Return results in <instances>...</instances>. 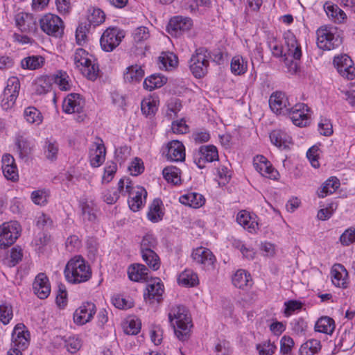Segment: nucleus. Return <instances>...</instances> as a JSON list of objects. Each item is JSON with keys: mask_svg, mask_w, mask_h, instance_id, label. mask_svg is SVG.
Segmentation results:
<instances>
[{"mask_svg": "<svg viewBox=\"0 0 355 355\" xmlns=\"http://www.w3.org/2000/svg\"><path fill=\"white\" fill-rule=\"evenodd\" d=\"M168 316L175 336L181 341L187 340L193 327L189 310L183 305H172L169 308Z\"/></svg>", "mask_w": 355, "mask_h": 355, "instance_id": "f257e3e1", "label": "nucleus"}, {"mask_svg": "<svg viewBox=\"0 0 355 355\" xmlns=\"http://www.w3.org/2000/svg\"><path fill=\"white\" fill-rule=\"evenodd\" d=\"M64 275L69 284H79L88 282L92 276L89 263L81 255L72 257L64 269Z\"/></svg>", "mask_w": 355, "mask_h": 355, "instance_id": "f03ea898", "label": "nucleus"}, {"mask_svg": "<svg viewBox=\"0 0 355 355\" xmlns=\"http://www.w3.org/2000/svg\"><path fill=\"white\" fill-rule=\"evenodd\" d=\"M73 63L81 73L91 80H95L99 73V67L94 56L86 50L78 48L73 56Z\"/></svg>", "mask_w": 355, "mask_h": 355, "instance_id": "7ed1b4c3", "label": "nucleus"}, {"mask_svg": "<svg viewBox=\"0 0 355 355\" xmlns=\"http://www.w3.org/2000/svg\"><path fill=\"white\" fill-rule=\"evenodd\" d=\"M316 44L320 49L331 51L338 48L343 43V38L337 27L324 25L316 31Z\"/></svg>", "mask_w": 355, "mask_h": 355, "instance_id": "20e7f679", "label": "nucleus"}, {"mask_svg": "<svg viewBox=\"0 0 355 355\" xmlns=\"http://www.w3.org/2000/svg\"><path fill=\"white\" fill-rule=\"evenodd\" d=\"M30 333L26 326L22 323L17 324L12 331L10 349L7 355H23L30 344Z\"/></svg>", "mask_w": 355, "mask_h": 355, "instance_id": "39448f33", "label": "nucleus"}, {"mask_svg": "<svg viewBox=\"0 0 355 355\" xmlns=\"http://www.w3.org/2000/svg\"><path fill=\"white\" fill-rule=\"evenodd\" d=\"M210 54L204 47L197 49L189 60V69L197 78L204 77L208 72Z\"/></svg>", "mask_w": 355, "mask_h": 355, "instance_id": "423d86ee", "label": "nucleus"}, {"mask_svg": "<svg viewBox=\"0 0 355 355\" xmlns=\"http://www.w3.org/2000/svg\"><path fill=\"white\" fill-rule=\"evenodd\" d=\"M285 44L287 49L284 52L283 47L280 44L276 42L270 43V46L272 55L277 58L288 55L295 60L300 59L302 56L301 47L293 33H288L286 35Z\"/></svg>", "mask_w": 355, "mask_h": 355, "instance_id": "0eeeda50", "label": "nucleus"}, {"mask_svg": "<svg viewBox=\"0 0 355 355\" xmlns=\"http://www.w3.org/2000/svg\"><path fill=\"white\" fill-rule=\"evenodd\" d=\"M21 227L16 220L5 222L0 225V249L12 245L20 236Z\"/></svg>", "mask_w": 355, "mask_h": 355, "instance_id": "6e6552de", "label": "nucleus"}, {"mask_svg": "<svg viewBox=\"0 0 355 355\" xmlns=\"http://www.w3.org/2000/svg\"><path fill=\"white\" fill-rule=\"evenodd\" d=\"M85 101L79 94L71 93L64 98L62 103V110L66 114H76V120L83 121L86 114L84 112Z\"/></svg>", "mask_w": 355, "mask_h": 355, "instance_id": "1a4fd4ad", "label": "nucleus"}, {"mask_svg": "<svg viewBox=\"0 0 355 355\" xmlns=\"http://www.w3.org/2000/svg\"><path fill=\"white\" fill-rule=\"evenodd\" d=\"M40 28L46 34L60 37L64 32V23L61 18L52 13L44 15L40 19Z\"/></svg>", "mask_w": 355, "mask_h": 355, "instance_id": "9d476101", "label": "nucleus"}, {"mask_svg": "<svg viewBox=\"0 0 355 355\" xmlns=\"http://www.w3.org/2000/svg\"><path fill=\"white\" fill-rule=\"evenodd\" d=\"M125 37L123 30L117 28H109L106 29L100 40L102 49L106 52H111L116 49Z\"/></svg>", "mask_w": 355, "mask_h": 355, "instance_id": "9b49d317", "label": "nucleus"}, {"mask_svg": "<svg viewBox=\"0 0 355 355\" xmlns=\"http://www.w3.org/2000/svg\"><path fill=\"white\" fill-rule=\"evenodd\" d=\"M286 116L290 117L295 125L305 127L309 123L311 110L307 105L299 103L291 106Z\"/></svg>", "mask_w": 355, "mask_h": 355, "instance_id": "f8f14e48", "label": "nucleus"}, {"mask_svg": "<svg viewBox=\"0 0 355 355\" xmlns=\"http://www.w3.org/2000/svg\"><path fill=\"white\" fill-rule=\"evenodd\" d=\"M193 159L199 168H203L207 163L218 159L217 148L214 145L202 146L194 153Z\"/></svg>", "mask_w": 355, "mask_h": 355, "instance_id": "ddd939ff", "label": "nucleus"}, {"mask_svg": "<svg viewBox=\"0 0 355 355\" xmlns=\"http://www.w3.org/2000/svg\"><path fill=\"white\" fill-rule=\"evenodd\" d=\"M269 105L271 110L277 115L286 116L291 105L285 93L282 92H273L269 98Z\"/></svg>", "mask_w": 355, "mask_h": 355, "instance_id": "4468645a", "label": "nucleus"}, {"mask_svg": "<svg viewBox=\"0 0 355 355\" xmlns=\"http://www.w3.org/2000/svg\"><path fill=\"white\" fill-rule=\"evenodd\" d=\"M106 148L101 138L96 137L89 150L90 165L94 168L99 167L105 160Z\"/></svg>", "mask_w": 355, "mask_h": 355, "instance_id": "2eb2a0df", "label": "nucleus"}, {"mask_svg": "<svg viewBox=\"0 0 355 355\" xmlns=\"http://www.w3.org/2000/svg\"><path fill=\"white\" fill-rule=\"evenodd\" d=\"M193 26L191 18L182 16H175L172 17L167 26L168 32L174 37H179L183 33L189 31Z\"/></svg>", "mask_w": 355, "mask_h": 355, "instance_id": "dca6fc26", "label": "nucleus"}, {"mask_svg": "<svg viewBox=\"0 0 355 355\" xmlns=\"http://www.w3.org/2000/svg\"><path fill=\"white\" fill-rule=\"evenodd\" d=\"M334 64L343 77L348 80H353L355 78V67L347 55L336 56L334 59Z\"/></svg>", "mask_w": 355, "mask_h": 355, "instance_id": "f3484780", "label": "nucleus"}, {"mask_svg": "<svg viewBox=\"0 0 355 355\" xmlns=\"http://www.w3.org/2000/svg\"><path fill=\"white\" fill-rule=\"evenodd\" d=\"M191 257L193 260L200 264L203 269L210 270L214 268L216 259L212 252L208 248H197L193 251Z\"/></svg>", "mask_w": 355, "mask_h": 355, "instance_id": "a211bd4d", "label": "nucleus"}, {"mask_svg": "<svg viewBox=\"0 0 355 355\" xmlns=\"http://www.w3.org/2000/svg\"><path fill=\"white\" fill-rule=\"evenodd\" d=\"M127 184L125 192L130 196L128 200V205L131 210L137 211L143 205V200H145L147 192L143 187H137L135 191H132V182L126 180Z\"/></svg>", "mask_w": 355, "mask_h": 355, "instance_id": "6ab92c4d", "label": "nucleus"}, {"mask_svg": "<svg viewBox=\"0 0 355 355\" xmlns=\"http://www.w3.org/2000/svg\"><path fill=\"white\" fill-rule=\"evenodd\" d=\"M96 311V308L94 303H83L73 313V322L78 325L85 324L92 320Z\"/></svg>", "mask_w": 355, "mask_h": 355, "instance_id": "aec40b11", "label": "nucleus"}, {"mask_svg": "<svg viewBox=\"0 0 355 355\" xmlns=\"http://www.w3.org/2000/svg\"><path fill=\"white\" fill-rule=\"evenodd\" d=\"M331 282L334 286L341 288H347L349 285V273L341 263H335L330 271Z\"/></svg>", "mask_w": 355, "mask_h": 355, "instance_id": "412c9836", "label": "nucleus"}, {"mask_svg": "<svg viewBox=\"0 0 355 355\" xmlns=\"http://www.w3.org/2000/svg\"><path fill=\"white\" fill-rule=\"evenodd\" d=\"M164 291L163 283L159 279L157 278L152 283L147 285L144 293V300L150 304H153L155 302L159 303L162 300Z\"/></svg>", "mask_w": 355, "mask_h": 355, "instance_id": "4be33fe9", "label": "nucleus"}, {"mask_svg": "<svg viewBox=\"0 0 355 355\" xmlns=\"http://www.w3.org/2000/svg\"><path fill=\"white\" fill-rule=\"evenodd\" d=\"M255 169L263 177L268 179L276 180L279 175L278 171L272 166L271 163L263 155H257L254 159Z\"/></svg>", "mask_w": 355, "mask_h": 355, "instance_id": "5701e85b", "label": "nucleus"}, {"mask_svg": "<svg viewBox=\"0 0 355 355\" xmlns=\"http://www.w3.org/2000/svg\"><path fill=\"white\" fill-rule=\"evenodd\" d=\"M2 171L5 178L10 181L17 182L19 180V172L14 157L10 154L2 157Z\"/></svg>", "mask_w": 355, "mask_h": 355, "instance_id": "b1692460", "label": "nucleus"}, {"mask_svg": "<svg viewBox=\"0 0 355 355\" xmlns=\"http://www.w3.org/2000/svg\"><path fill=\"white\" fill-rule=\"evenodd\" d=\"M34 293L40 299H46L51 293V286L49 278L44 273L38 274L33 284Z\"/></svg>", "mask_w": 355, "mask_h": 355, "instance_id": "393cba45", "label": "nucleus"}, {"mask_svg": "<svg viewBox=\"0 0 355 355\" xmlns=\"http://www.w3.org/2000/svg\"><path fill=\"white\" fill-rule=\"evenodd\" d=\"M257 216L245 210H241L237 214L236 221L245 230L250 233H255L259 229Z\"/></svg>", "mask_w": 355, "mask_h": 355, "instance_id": "a878e982", "label": "nucleus"}, {"mask_svg": "<svg viewBox=\"0 0 355 355\" xmlns=\"http://www.w3.org/2000/svg\"><path fill=\"white\" fill-rule=\"evenodd\" d=\"M166 156L167 159L172 162H182L185 159V148L183 144L178 140L168 143Z\"/></svg>", "mask_w": 355, "mask_h": 355, "instance_id": "bb28decb", "label": "nucleus"}, {"mask_svg": "<svg viewBox=\"0 0 355 355\" xmlns=\"http://www.w3.org/2000/svg\"><path fill=\"white\" fill-rule=\"evenodd\" d=\"M323 8L329 19L334 23L340 24L346 21L345 12L333 2L326 1L323 5Z\"/></svg>", "mask_w": 355, "mask_h": 355, "instance_id": "cd10ccee", "label": "nucleus"}, {"mask_svg": "<svg viewBox=\"0 0 355 355\" xmlns=\"http://www.w3.org/2000/svg\"><path fill=\"white\" fill-rule=\"evenodd\" d=\"M148 268L141 263H134L128 268V277L133 282H146L149 277Z\"/></svg>", "mask_w": 355, "mask_h": 355, "instance_id": "c85d7f7f", "label": "nucleus"}, {"mask_svg": "<svg viewBox=\"0 0 355 355\" xmlns=\"http://www.w3.org/2000/svg\"><path fill=\"white\" fill-rule=\"evenodd\" d=\"M270 139L272 144L279 148L286 149L292 144V138L285 131L274 130L270 133Z\"/></svg>", "mask_w": 355, "mask_h": 355, "instance_id": "c756f323", "label": "nucleus"}, {"mask_svg": "<svg viewBox=\"0 0 355 355\" xmlns=\"http://www.w3.org/2000/svg\"><path fill=\"white\" fill-rule=\"evenodd\" d=\"M144 74V70L140 65L133 64L126 68L123 73V79L125 83L135 84L143 79Z\"/></svg>", "mask_w": 355, "mask_h": 355, "instance_id": "7c9ffc66", "label": "nucleus"}, {"mask_svg": "<svg viewBox=\"0 0 355 355\" xmlns=\"http://www.w3.org/2000/svg\"><path fill=\"white\" fill-rule=\"evenodd\" d=\"M46 62L45 58L40 55L27 56L21 60L23 69L34 71L42 68Z\"/></svg>", "mask_w": 355, "mask_h": 355, "instance_id": "2f4dec72", "label": "nucleus"}, {"mask_svg": "<svg viewBox=\"0 0 355 355\" xmlns=\"http://www.w3.org/2000/svg\"><path fill=\"white\" fill-rule=\"evenodd\" d=\"M180 203L193 208H199L205 205V197L198 193L188 192L180 197Z\"/></svg>", "mask_w": 355, "mask_h": 355, "instance_id": "473e14b6", "label": "nucleus"}, {"mask_svg": "<svg viewBox=\"0 0 355 355\" xmlns=\"http://www.w3.org/2000/svg\"><path fill=\"white\" fill-rule=\"evenodd\" d=\"M164 215L162 201L159 198L154 199L147 213L148 219L153 223H157L162 220Z\"/></svg>", "mask_w": 355, "mask_h": 355, "instance_id": "72a5a7b5", "label": "nucleus"}, {"mask_svg": "<svg viewBox=\"0 0 355 355\" xmlns=\"http://www.w3.org/2000/svg\"><path fill=\"white\" fill-rule=\"evenodd\" d=\"M232 281L234 286L242 289L250 286L252 284L250 274L243 269H239L234 273Z\"/></svg>", "mask_w": 355, "mask_h": 355, "instance_id": "f704fd0d", "label": "nucleus"}, {"mask_svg": "<svg viewBox=\"0 0 355 355\" xmlns=\"http://www.w3.org/2000/svg\"><path fill=\"white\" fill-rule=\"evenodd\" d=\"M178 282L185 287H193L198 284V275L191 269H185L178 276Z\"/></svg>", "mask_w": 355, "mask_h": 355, "instance_id": "c9c22d12", "label": "nucleus"}, {"mask_svg": "<svg viewBox=\"0 0 355 355\" xmlns=\"http://www.w3.org/2000/svg\"><path fill=\"white\" fill-rule=\"evenodd\" d=\"M167 82V78L161 74H152L144 79L143 86L148 91L162 87Z\"/></svg>", "mask_w": 355, "mask_h": 355, "instance_id": "e433bc0d", "label": "nucleus"}, {"mask_svg": "<svg viewBox=\"0 0 355 355\" xmlns=\"http://www.w3.org/2000/svg\"><path fill=\"white\" fill-rule=\"evenodd\" d=\"M340 181L336 177H331L326 180L318 191L319 198H324L328 195L334 193L340 187Z\"/></svg>", "mask_w": 355, "mask_h": 355, "instance_id": "4c0bfd02", "label": "nucleus"}, {"mask_svg": "<svg viewBox=\"0 0 355 355\" xmlns=\"http://www.w3.org/2000/svg\"><path fill=\"white\" fill-rule=\"evenodd\" d=\"M335 329V322L334 320L328 317L323 316L319 318L315 324V331L326 334L328 335H331Z\"/></svg>", "mask_w": 355, "mask_h": 355, "instance_id": "58836bf2", "label": "nucleus"}, {"mask_svg": "<svg viewBox=\"0 0 355 355\" xmlns=\"http://www.w3.org/2000/svg\"><path fill=\"white\" fill-rule=\"evenodd\" d=\"M53 78L43 75L37 77L34 82L35 91L37 94H44L48 93L52 85Z\"/></svg>", "mask_w": 355, "mask_h": 355, "instance_id": "ea45409f", "label": "nucleus"}, {"mask_svg": "<svg viewBox=\"0 0 355 355\" xmlns=\"http://www.w3.org/2000/svg\"><path fill=\"white\" fill-rule=\"evenodd\" d=\"M159 101L157 98L148 96L143 99L141 103L142 113L146 116H153L158 109Z\"/></svg>", "mask_w": 355, "mask_h": 355, "instance_id": "a19ab883", "label": "nucleus"}, {"mask_svg": "<svg viewBox=\"0 0 355 355\" xmlns=\"http://www.w3.org/2000/svg\"><path fill=\"white\" fill-rule=\"evenodd\" d=\"M231 71L236 76H241L248 70V61L241 55H235L230 63Z\"/></svg>", "mask_w": 355, "mask_h": 355, "instance_id": "79ce46f5", "label": "nucleus"}, {"mask_svg": "<svg viewBox=\"0 0 355 355\" xmlns=\"http://www.w3.org/2000/svg\"><path fill=\"white\" fill-rule=\"evenodd\" d=\"M33 17L31 15L26 12H19L15 15L16 26L21 32H29L32 30L31 26Z\"/></svg>", "mask_w": 355, "mask_h": 355, "instance_id": "37998d69", "label": "nucleus"}, {"mask_svg": "<svg viewBox=\"0 0 355 355\" xmlns=\"http://www.w3.org/2000/svg\"><path fill=\"white\" fill-rule=\"evenodd\" d=\"M164 179L169 183L174 185H178L181 183L180 168L176 166H167L163 169L162 171Z\"/></svg>", "mask_w": 355, "mask_h": 355, "instance_id": "c03bdc74", "label": "nucleus"}, {"mask_svg": "<svg viewBox=\"0 0 355 355\" xmlns=\"http://www.w3.org/2000/svg\"><path fill=\"white\" fill-rule=\"evenodd\" d=\"M320 349V341L317 339H310L301 345L300 353L301 355H314Z\"/></svg>", "mask_w": 355, "mask_h": 355, "instance_id": "a18cd8bd", "label": "nucleus"}, {"mask_svg": "<svg viewBox=\"0 0 355 355\" xmlns=\"http://www.w3.org/2000/svg\"><path fill=\"white\" fill-rule=\"evenodd\" d=\"M24 115L26 121L31 124L38 125L43 121L42 113L35 107H26L24 110Z\"/></svg>", "mask_w": 355, "mask_h": 355, "instance_id": "49530a36", "label": "nucleus"}, {"mask_svg": "<svg viewBox=\"0 0 355 355\" xmlns=\"http://www.w3.org/2000/svg\"><path fill=\"white\" fill-rule=\"evenodd\" d=\"M141 256L147 266L153 270H157L160 268V259L155 250L143 252Z\"/></svg>", "mask_w": 355, "mask_h": 355, "instance_id": "de8ad7c7", "label": "nucleus"}, {"mask_svg": "<svg viewBox=\"0 0 355 355\" xmlns=\"http://www.w3.org/2000/svg\"><path fill=\"white\" fill-rule=\"evenodd\" d=\"M44 155L45 157L50 160L54 161L58 157L59 152V146L57 141L46 140L43 147Z\"/></svg>", "mask_w": 355, "mask_h": 355, "instance_id": "09e8293b", "label": "nucleus"}, {"mask_svg": "<svg viewBox=\"0 0 355 355\" xmlns=\"http://www.w3.org/2000/svg\"><path fill=\"white\" fill-rule=\"evenodd\" d=\"M132 40L135 44H143L150 37V32L147 27L139 26L135 28L132 33Z\"/></svg>", "mask_w": 355, "mask_h": 355, "instance_id": "8fccbe9b", "label": "nucleus"}, {"mask_svg": "<svg viewBox=\"0 0 355 355\" xmlns=\"http://www.w3.org/2000/svg\"><path fill=\"white\" fill-rule=\"evenodd\" d=\"M50 193L47 189H39L32 192L31 200L37 205L44 206L48 202V198Z\"/></svg>", "mask_w": 355, "mask_h": 355, "instance_id": "3c124183", "label": "nucleus"}, {"mask_svg": "<svg viewBox=\"0 0 355 355\" xmlns=\"http://www.w3.org/2000/svg\"><path fill=\"white\" fill-rule=\"evenodd\" d=\"M117 171V165L114 161H108L104 168V173L102 177V183L110 182Z\"/></svg>", "mask_w": 355, "mask_h": 355, "instance_id": "603ef678", "label": "nucleus"}, {"mask_svg": "<svg viewBox=\"0 0 355 355\" xmlns=\"http://www.w3.org/2000/svg\"><path fill=\"white\" fill-rule=\"evenodd\" d=\"M20 90V82L17 77L12 76L8 78L6 87L3 92L8 94H12V96L18 97Z\"/></svg>", "mask_w": 355, "mask_h": 355, "instance_id": "864d4df0", "label": "nucleus"}, {"mask_svg": "<svg viewBox=\"0 0 355 355\" xmlns=\"http://www.w3.org/2000/svg\"><path fill=\"white\" fill-rule=\"evenodd\" d=\"M13 316L12 307L8 302H4L0 304V321L3 324L10 322Z\"/></svg>", "mask_w": 355, "mask_h": 355, "instance_id": "5fc2aeb1", "label": "nucleus"}, {"mask_svg": "<svg viewBox=\"0 0 355 355\" xmlns=\"http://www.w3.org/2000/svg\"><path fill=\"white\" fill-rule=\"evenodd\" d=\"M16 146L21 158L26 157L31 153L30 142L22 136L17 137Z\"/></svg>", "mask_w": 355, "mask_h": 355, "instance_id": "6e6d98bb", "label": "nucleus"}, {"mask_svg": "<svg viewBox=\"0 0 355 355\" xmlns=\"http://www.w3.org/2000/svg\"><path fill=\"white\" fill-rule=\"evenodd\" d=\"M82 214L85 219L89 221H94L96 219V208L94 205L90 202H86L81 204Z\"/></svg>", "mask_w": 355, "mask_h": 355, "instance_id": "4d7b16f0", "label": "nucleus"}, {"mask_svg": "<svg viewBox=\"0 0 355 355\" xmlns=\"http://www.w3.org/2000/svg\"><path fill=\"white\" fill-rule=\"evenodd\" d=\"M113 305L119 309H128L134 306V302L130 297L123 295H115L112 300Z\"/></svg>", "mask_w": 355, "mask_h": 355, "instance_id": "13d9d810", "label": "nucleus"}, {"mask_svg": "<svg viewBox=\"0 0 355 355\" xmlns=\"http://www.w3.org/2000/svg\"><path fill=\"white\" fill-rule=\"evenodd\" d=\"M56 10L63 16L69 15L73 10V2L71 0H55Z\"/></svg>", "mask_w": 355, "mask_h": 355, "instance_id": "bf43d9fd", "label": "nucleus"}, {"mask_svg": "<svg viewBox=\"0 0 355 355\" xmlns=\"http://www.w3.org/2000/svg\"><path fill=\"white\" fill-rule=\"evenodd\" d=\"M256 349L259 355H273L277 349V346L268 340L257 344Z\"/></svg>", "mask_w": 355, "mask_h": 355, "instance_id": "052dcab7", "label": "nucleus"}, {"mask_svg": "<svg viewBox=\"0 0 355 355\" xmlns=\"http://www.w3.org/2000/svg\"><path fill=\"white\" fill-rule=\"evenodd\" d=\"M69 76L66 72L62 71H58L53 77V80L57 84L60 89L68 91L70 89V84L68 80Z\"/></svg>", "mask_w": 355, "mask_h": 355, "instance_id": "680f3d73", "label": "nucleus"}, {"mask_svg": "<svg viewBox=\"0 0 355 355\" xmlns=\"http://www.w3.org/2000/svg\"><path fill=\"white\" fill-rule=\"evenodd\" d=\"M159 60L166 70L176 67L178 63V57L172 53L162 54Z\"/></svg>", "mask_w": 355, "mask_h": 355, "instance_id": "e2e57ef3", "label": "nucleus"}, {"mask_svg": "<svg viewBox=\"0 0 355 355\" xmlns=\"http://www.w3.org/2000/svg\"><path fill=\"white\" fill-rule=\"evenodd\" d=\"M157 242L155 238L150 234H146L143 237L141 243V252H147L150 250H154Z\"/></svg>", "mask_w": 355, "mask_h": 355, "instance_id": "0e129e2a", "label": "nucleus"}, {"mask_svg": "<svg viewBox=\"0 0 355 355\" xmlns=\"http://www.w3.org/2000/svg\"><path fill=\"white\" fill-rule=\"evenodd\" d=\"M141 322L139 320L131 319L123 324V331L128 335H136L141 329Z\"/></svg>", "mask_w": 355, "mask_h": 355, "instance_id": "69168bd1", "label": "nucleus"}, {"mask_svg": "<svg viewBox=\"0 0 355 355\" xmlns=\"http://www.w3.org/2000/svg\"><path fill=\"white\" fill-rule=\"evenodd\" d=\"M293 339L288 336H284L280 340V353L283 355H288L294 347Z\"/></svg>", "mask_w": 355, "mask_h": 355, "instance_id": "338daca9", "label": "nucleus"}, {"mask_svg": "<svg viewBox=\"0 0 355 355\" xmlns=\"http://www.w3.org/2000/svg\"><path fill=\"white\" fill-rule=\"evenodd\" d=\"M340 241L345 246H348L355 242V227L346 230L341 234Z\"/></svg>", "mask_w": 355, "mask_h": 355, "instance_id": "774afa93", "label": "nucleus"}]
</instances>
